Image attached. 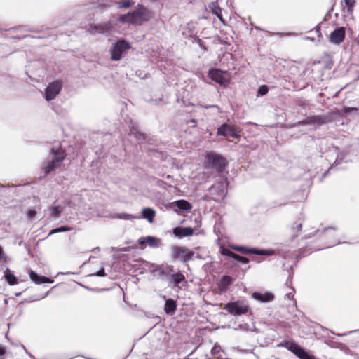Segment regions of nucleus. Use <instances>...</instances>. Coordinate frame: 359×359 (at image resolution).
<instances>
[{"mask_svg": "<svg viewBox=\"0 0 359 359\" xmlns=\"http://www.w3.org/2000/svg\"><path fill=\"white\" fill-rule=\"evenodd\" d=\"M344 1L346 7L347 8V13L348 14H352V13L353 11V7L355 6V0H344Z\"/></svg>", "mask_w": 359, "mask_h": 359, "instance_id": "nucleus-34", "label": "nucleus"}, {"mask_svg": "<svg viewBox=\"0 0 359 359\" xmlns=\"http://www.w3.org/2000/svg\"><path fill=\"white\" fill-rule=\"evenodd\" d=\"M65 154L60 149L53 148L49 158L42 164V170L46 175L59 168L64 161Z\"/></svg>", "mask_w": 359, "mask_h": 359, "instance_id": "nucleus-2", "label": "nucleus"}, {"mask_svg": "<svg viewBox=\"0 0 359 359\" xmlns=\"http://www.w3.org/2000/svg\"><path fill=\"white\" fill-rule=\"evenodd\" d=\"M139 245L142 247L145 244H147L152 248H156L161 245V240L157 237L152 236H147L145 237H141L137 241Z\"/></svg>", "mask_w": 359, "mask_h": 359, "instance_id": "nucleus-12", "label": "nucleus"}, {"mask_svg": "<svg viewBox=\"0 0 359 359\" xmlns=\"http://www.w3.org/2000/svg\"><path fill=\"white\" fill-rule=\"evenodd\" d=\"M86 8H83V11H88L89 9H91V8H98V9H101L102 7L103 6H106V7H111V6H108L105 4H100V3H95V2H93V3H90L88 6H85Z\"/></svg>", "mask_w": 359, "mask_h": 359, "instance_id": "nucleus-32", "label": "nucleus"}, {"mask_svg": "<svg viewBox=\"0 0 359 359\" xmlns=\"http://www.w3.org/2000/svg\"><path fill=\"white\" fill-rule=\"evenodd\" d=\"M277 35H279L280 36H291L292 35V33H286V34H282V33H276Z\"/></svg>", "mask_w": 359, "mask_h": 359, "instance_id": "nucleus-51", "label": "nucleus"}, {"mask_svg": "<svg viewBox=\"0 0 359 359\" xmlns=\"http://www.w3.org/2000/svg\"><path fill=\"white\" fill-rule=\"evenodd\" d=\"M255 28L257 29V30H262V29L258 26H255Z\"/></svg>", "mask_w": 359, "mask_h": 359, "instance_id": "nucleus-55", "label": "nucleus"}, {"mask_svg": "<svg viewBox=\"0 0 359 359\" xmlns=\"http://www.w3.org/2000/svg\"><path fill=\"white\" fill-rule=\"evenodd\" d=\"M162 298L165 300L164 306V311L167 315H173L177 309V302L173 299H165V296H162Z\"/></svg>", "mask_w": 359, "mask_h": 359, "instance_id": "nucleus-18", "label": "nucleus"}, {"mask_svg": "<svg viewBox=\"0 0 359 359\" xmlns=\"http://www.w3.org/2000/svg\"><path fill=\"white\" fill-rule=\"evenodd\" d=\"M156 271L161 276L162 280H168L171 275L168 273V268H165L163 265H158Z\"/></svg>", "mask_w": 359, "mask_h": 359, "instance_id": "nucleus-28", "label": "nucleus"}, {"mask_svg": "<svg viewBox=\"0 0 359 359\" xmlns=\"http://www.w3.org/2000/svg\"><path fill=\"white\" fill-rule=\"evenodd\" d=\"M43 278V283H53L54 282L53 279L49 278L46 276H44Z\"/></svg>", "mask_w": 359, "mask_h": 359, "instance_id": "nucleus-47", "label": "nucleus"}, {"mask_svg": "<svg viewBox=\"0 0 359 359\" xmlns=\"http://www.w3.org/2000/svg\"><path fill=\"white\" fill-rule=\"evenodd\" d=\"M221 254L222 255L229 257L232 259L233 258L234 255H236V253H234L233 252H232L231 250H230L229 249L226 248H222L221 249Z\"/></svg>", "mask_w": 359, "mask_h": 359, "instance_id": "nucleus-41", "label": "nucleus"}, {"mask_svg": "<svg viewBox=\"0 0 359 359\" xmlns=\"http://www.w3.org/2000/svg\"><path fill=\"white\" fill-rule=\"evenodd\" d=\"M29 277L32 282H34L36 284H41L43 283V276L39 275L37 273L34 272V271H31L29 272Z\"/></svg>", "mask_w": 359, "mask_h": 359, "instance_id": "nucleus-30", "label": "nucleus"}, {"mask_svg": "<svg viewBox=\"0 0 359 359\" xmlns=\"http://www.w3.org/2000/svg\"><path fill=\"white\" fill-rule=\"evenodd\" d=\"M252 297L260 303H269L273 302L275 299L274 294L270 291L264 292H254L252 294Z\"/></svg>", "mask_w": 359, "mask_h": 359, "instance_id": "nucleus-13", "label": "nucleus"}, {"mask_svg": "<svg viewBox=\"0 0 359 359\" xmlns=\"http://www.w3.org/2000/svg\"><path fill=\"white\" fill-rule=\"evenodd\" d=\"M4 259H6V255L4 252L3 248L0 245V262Z\"/></svg>", "mask_w": 359, "mask_h": 359, "instance_id": "nucleus-46", "label": "nucleus"}, {"mask_svg": "<svg viewBox=\"0 0 359 359\" xmlns=\"http://www.w3.org/2000/svg\"><path fill=\"white\" fill-rule=\"evenodd\" d=\"M190 123H196V121L195 119H191Z\"/></svg>", "mask_w": 359, "mask_h": 359, "instance_id": "nucleus-58", "label": "nucleus"}, {"mask_svg": "<svg viewBox=\"0 0 359 359\" xmlns=\"http://www.w3.org/2000/svg\"><path fill=\"white\" fill-rule=\"evenodd\" d=\"M226 180L224 182H219L215 184H213L210 188V189L217 191V194L219 196L224 197L226 194Z\"/></svg>", "mask_w": 359, "mask_h": 359, "instance_id": "nucleus-23", "label": "nucleus"}, {"mask_svg": "<svg viewBox=\"0 0 359 359\" xmlns=\"http://www.w3.org/2000/svg\"><path fill=\"white\" fill-rule=\"evenodd\" d=\"M72 230V227L67 226H61L60 227L55 228L50 231L48 236L53 235L57 233H61L65 231H69Z\"/></svg>", "mask_w": 359, "mask_h": 359, "instance_id": "nucleus-33", "label": "nucleus"}, {"mask_svg": "<svg viewBox=\"0 0 359 359\" xmlns=\"http://www.w3.org/2000/svg\"><path fill=\"white\" fill-rule=\"evenodd\" d=\"M151 181L154 184H155L156 186H158L160 188L166 189L168 187V184L165 182H164L160 179H158L156 177H152Z\"/></svg>", "mask_w": 359, "mask_h": 359, "instance_id": "nucleus-35", "label": "nucleus"}, {"mask_svg": "<svg viewBox=\"0 0 359 359\" xmlns=\"http://www.w3.org/2000/svg\"><path fill=\"white\" fill-rule=\"evenodd\" d=\"M8 187V185L4 186V185H1V184H0V192L2 191V189H3L4 187Z\"/></svg>", "mask_w": 359, "mask_h": 359, "instance_id": "nucleus-54", "label": "nucleus"}, {"mask_svg": "<svg viewBox=\"0 0 359 359\" xmlns=\"http://www.w3.org/2000/svg\"><path fill=\"white\" fill-rule=\"evenodd\" d=\"M6 351L4 347L0 346V356H3L6 354Z\"/></svg>", "mask_w": 359, "mask_h": 359, "instance_id": "nucleus-48", "label": "nucleus"}, {"mask_svg": "<svg viewBox=\"0 0 359 359\" xmlns=\"http://www.w3.org/2000/svg\"><path fill=\"white\" fill-rule=\"evenodd\" d=\"M316 123L319 126L323 125L325 123V118L318 115L310 116L302 121H298L297 125L300 126L311 125Z\"/></svg>", "mask_w": 359, "mask_h": 359, "instance_id": "nucleus-15", "label": "nucleus"}, {"mask_svg": "<svg viewBox=\"0 0 359 359\" xmlns=\"http://www.w3.org/2000/svg\"><path fill=\"white\" fill-rule=\"evenodd\" d=\"M48 293H47L46 294H45L44 296L41 297L40 299H44L47 295H48Z\"/></svg>", "mask_w": 359, "mask_h": 359, "instance_id": "nucleus-60", "label": "nucleus"}, {"mask_svg": "<svg viewBox=\"0 0 359 359\" xmlns=\"http://www.w3.org/2000/svg\"><path fill=\"white\" fill-rule=\"evenodd\" d=\"M277 346L287 348L299 359H316L314 356L310 355L304 348L293 340H284L278 344Z\"/></svg>", "mask_w": 359, "mask_h": 359, "instance_id": "nucleus-4", "label": "nucleus"}, {"mask_svg": "<svg viewBox=\"0 0 359 359\" xmlns=\"http://www.w3.org/2000/svg\"><path fill=\"white\" fill-rule=\"evenodd\" d=\"M231 248L245 255H257L263 256H271L274 254L272 250L258 249L256 248H248L244 245H232Z\"/></svg>", "mask_w": 359, "mask_h": 359, "instance_id": "nucleus-7", "label": "nucleus"}, {"mask_svg": "<svg viewBox=\"0 0 359 359\" xmlns=\"http://www.w3.org/2000/svg\"><path fill=\"white\" fill-rule=\"evenodd\" d=\"M209 11L215 16H217L221 22H223L221 8L218 6L217 1H212L208 4Z\"/></svg>", "mask_w": 359, "mask_h": 359, "instance_id": "nucleus-25", "label": "nucleus"}, {"mask_svg": "<svg viewBox=\"0 0 359 359\" xmlns=\"http://www.w3.org/2000/svg\"><path fill=\"white\" fill-rule=\"evenodd\" d=\"M172 205L178 210L189 212L192 208V205L187 200L180 199L172 203Z\"/></svg>", "mask_w": 359, "mask_h": 359, "instance_id": "nucleus-21", "label": "nucleus"}, {"mask_svg": "<svg viewBox=\"0 0 359 359\" xmlns=\"http://www.w3.org/2000/svg\"><path fill=\"white\" fill-rule=\"evenodd\" d=\"M4 278L10 285H17L18 283L17 277L14 275L13 272L8 268H6L4 272Z\"/></svg>", "mask_w": 359, "mask_h": 359, "instance_id": "nucleus-27", "label": "nucleus"}, {"mask_svg": "<svg viewBox=\"0 0 359 359\" xmlns=\"http://www.w3.org/2000/svg\"><path fill=\"white\" fill-rule=\"evenodd\" d=\"M113 218H118L123 220H131L136 219V216L128 213H117L113 216Z\"/></svg>", "mask_w": 359, "mask_h": 359, "instance_id": "nucleus-31", "label": "nucleus"}, {"mask_svg": "<svg viewBox=\"0 0 359 359\" xmlns=\"http://www.w3.org/2000/svg\"><path fill=\"white\" fill-rule=\"evenodd\" d=\"M196 252L194 250H189L185 247V251L184 254V259H182L183 263H187L190 260L194 259Z\"/></svg>", "mask_w": 359, "mask_h": 359, "instance_id": "nucleus-29", "label": "nucleus"}, {"mask_svg": "<svg viewBox=\"0 0 359 359\" xmlns=\"http://www.w3.org/2000/svg\"><path fill=\"white\" fill-rule=\"evenodd\" d=\"M205 109H210V108H216L217 110H219V107L217 105H204L203 106Z\"/></svg>", "mask_w": 359, "mask_h": 359, "instance_id": "nucleus-49", "label": "nucleus"}, {"mask_svg": "<svg viewBox=\"0 0 359 359\" xmlns=\"http://www.w3.org/2000/svg\"><path fill=\"white\" fill-rule=\"evenodd\" d=\"M302 227V222H295L292 224V226L291 229H292V231H297L298 232V231H301Z\"/></svg>", "mask_w": 359, "mask_h": 359, "instance_id": "nucleus-43", "label": "nucleus"}, {"mask_svg": "<svg viewBox=\"0 0 359 359\" xmlns=\"http://www.w3.org/2000/svg\"><path fill=\"white\" fill-rule=\"evenodd\" d=\"M21 294V293H16L15 295L16 296H20Z\"/></svg>", "mask_w": 359, "mask_h": 359, "instance_id": "nucleus-63", "label": "nucleus"}, {"mask_svg": "<svg viewBox=\"0 0 359 359\" xmlns=\"http://www.w3.org/2000/svg\"><path fill=\"white\" fill-rule=\"evenodd\" d=\"M112 29V24L110 20L98 23L91 24L89 26L88 32L92 34H104L110 32Z\"/></svg>", "mask_w": 359, "mask_h": 359, "instance_id": "nucleus-8", "label": "nucleus"}, {"mask_svg": "<svg viewBox=\"0 0 359 359\" xmlns=\"http://www.w3.org/2000/svg\"><path fill=\"white\" fill-rule=\"evenodd\" d=\"M29 357L32 358V359H36L34 355H32L31 353H28Z\"/></svg>", "mask_w": 359, "mask_h": 359, "instance_id": "nucleus-56", "label": "nucleus"}, {"mask_svg": "<svg viewBox=\"0 0 359 359\" xmlns=\"http://www.w3.org/2000/svg\"><path fill=\"white\" fill-rule=\"evenodd\" d=\"M156 215L155 210L151 208H144L142 210V214L140 216H136V219H145L150 224L154 221V217Z\"/></svg>", "mask_w": 359, "mask_h": 359, "instance_id": "nucleus-19", "label": "nucleus"}, {"mask_svg": "<svg viewBox=\"0 0 359 359\" xmlns=\"http://www.w3.org/2000/svg\"><path fill=\"white\" fill-rule=\"evenodd\" d=\"M205 163L206 168L214 169L218 172H223L228 165L225 157L214 151L207 153Z\"/></svg>", "mask_w": 359, "mask_h": 359, "instance_id": "nucleus-3", "label": "nucleus"}, {"mask_svg": "<svg viewBox=\"0 0 359 359\" xmlns=\"http://www.w3.org/2000/svg\"><path fill=\"white\" fill-rule=\"evenodd\" d=\"M346 156V154L344 153H339L337 155L336 159L334 162V163L331 165L330 169L323 174V176H325L326 174L330 170L334 169V168L338 167L339 165H341L343 163H347V161L345 160Z\"/></svg>", "mask_w": 359, "mask_h": 359, "instance_id": "nucleus-26", "label": "nucleus"}, {"mask_svg": "<svg viewBox=\"0 0 359 359\" xmlns=\"http://www.w3.org/2000/svg\"><path fill=\"white\" fill-rule=\"evenodd\" d=\"M36 214V212L35 210H29L28 212V217L30 219H33Z\"/></svg>", "mask_w": 359, "mask_h": 359, "instance_id": "nucleus-45", "label": "nucleus"}, {"mask_svg": "<svg viewBox=\"0 0 359 359\" xmlns=\"http://www.w3.org/2000/svg\"><path fill=\"white\" fill-rule=\"evenodd\" d=\"M170 278V280H169L168 284L170 285L174 284V287H178L179 289H180V287L178 285L185 280L184 275L180 271L172 273Z\"/></svg>", "mask_w": 359, "mask_h": 359, "instance_id": "nucleus-22", "label": "nucleus"}, {"mask_svg": "<svg viewBox=\"0 0 359 359\" xmlns=\"http://www.w3.org/2000/svg\"><path fill=\"white\" fill-rule=\"evenodd\" d=\"M332 8H331V9H330L328 11V12L327 13V14L325 16V18H324L325 20H326L327 19V18L330 15V12L332 11Z\"/></svg>", "mask_w": 359, "mask_h": 359, "instance_id": "nucleus-52", "label": "nucleus"}, {"mask_svg": "<svg viewBox=\"0 0 359 359\" xmlns=\"http://www.w3.org/2000/svg\"><path fill=\"white\" fill-rule=\"evenodd\" d=\"M233 278L227 275H224L222 277L220 283L218 285V292L219 294H223L226 292L229 287L232 284Z\"/></svg>", "mask_w": 359, "mask_h": 359, "instance_id": "nucleus-16", "label": "nucleus"}, {"mask_svg": "<svg viewBox=\"0 0 359 359\" xmlns=\"http://www.w3.org/2000/svg\"><path fill=\"white\" fill-rule=\"evenodd\" d=\"M297 234H293L292 235V239H294L295 237H297Z\"/></svg>", "mask_w": 359, "mask_h": 359, "instance_id": "nucleus-61", "label": "nucleus"}, {"mask_svg": "<svg viewBox=\"0 0 359 359\" xmlns=\"http://www.w3.org/2000/svg\"><path fill=\"white\" fill-rule=\"evenodd\" d=\"M106 276H107V274L105 273L104 268H101L96 273H92L90 275V276H98V277H104Z\"/></svg>", "mask_w": 359, "mask_h": 359, "instance_id": "nucleus-42", "label": "nucleus"}, {"mask_svg": "<svg viewBox=\"0 0 359 359\" xmlns=\"http://www.w3.org/2000/svg\"><path fill=\"white\" fill-rule=\"evenodd\" d=\"M269 92V87L266 86V85H262L260 86L258 89H257V97H259V96H264L265 95H266Z\"/></svg>", "mask_w": 359, "mask_h": 359, "instance_id": "nucleus-37", "label": "nucleus"}, {"mask_svg": "<svg viewBox=\"0 0 359 359\" xmlns=\"http://www.w3.org/2000/svg\"><path fill=\"white\" fill-rule=\"evenodd\" d=\"M29 357L32 358V359H36L34 355H32L31 353H28Z\"/></svg>", "mask_w": 359, "mask_h": 359, "instance_id": "nucleus-57", "label": "nucleus"}, {"mask_svg": "<svg viewBox=\"0 0 359 359\" xmlns=\"http://www.w3.org/2000/svg\"><path fill=\"white\" fill-rule=\"evenodd\" d=\"M62 89V83L57 81L50 83L45 89L44 97L47 101H50L55 98Z\"/></svg>", "mask_w": 359, "mask_h": 359, "instance_id": "nucleus-9", "label": "nucleus"}, {"mask_svg": "<svg viewBox=\"0 0 359 359\" xmlns=\"http://www.w3.org/2000/svg\"><path fill=\"white\" fill-rule=\"evenodd\" d=\"M344 38L345 29L343 27L335 29L330 35V42L336 45L340 44Z\"/></svg>", "mask_w": 359, "mask_h": 359, "instance_id": "nucleus-14", "label": "nucleus"}, {"mask_svg": "<svg viewBox=\"0 0 359 359\" xmlns=\"http://www.w3.org/2000/svg\"><path fill=\"white\" fill-rule=\"evenodd\" d=\"M224 309L231 315L241 316L248 312L249 305L245 300H236L226 304Z\"/></svg>", "mask_w": 359, "mask_h": 359, "instance_id": "nucleus-6", "label": "nucleus"}, {"mask_svg": "<svg viewBox=\"0 0 359 359\" xmlns=\"http://www.w3.org/2000/svg\"><path fill=\"white\" fill-rule=\"evenodd\" d=\"M343 111L345 114H350L353 111H357L358 109L355 107H345Z\"/></svg>", "mask_w": 359, "mask_h": 359, "instance_id": "nucleus-44", "label": "nucleus"}, {"mask_svg": "<svg viewBox=\"0 0 359 359\" xmlns=\"http://www.w3.org/2000/svg\"><path fill=\"white\" fill-rule=\"evenodd\" d=\"M166 178L170 180V179H172V177L171 175H168L166 176Z\"/></svg>", "mask_w": 359, "mask_h": 359, "instance_id": "nucleus-59", "label": "nucleus"}, {"mask_svg": "<svg viewBox=\"0 0 359 359\" xmlns=\"http://www.w3.org/2000/svg\"><path fill=\"white\" fill-rule=\"evenodd\" d=\"M293 296L294 294H292V292H289L285 295V297L289 299H293Z\"/></svg>", "mask_w": 359, "mask_h": 359, "instance_id": "nucleus-50", "label": "nucleus"}, {"mask_svg": "<svg viewBox=\"0 0 359 359\" xmlns=\"http://www.w3.org/2000/svg\"><path fill=\"white\" fill-rule=\"evenodd\" d=\"M330 229L335 230L336 229L334 227H333V226H328V227L324 228L323 230L317 229L312 235L311 234H308V235L305 236V238H309L311 236L320 235V233H325L326 231H327Z\"/></svg>", "mask_w": 359, "mask_h": 359, "instance_id": "nucleus-36", "label": "nucleus"}, {"mask_svg": "<svg viewBox=\"0 0 359 359\" xmlns=\"http://www.w3.org/2000/svg\"><path fill=\"white\" fill-rule=\"evenodd\" d=\"M153 16L152 12L142 4H138L133 12L121 15L118 20L121 23H128L135 26H140L149 21Z\"/></svg>", "mask_w": 359, "mask_h": 359, "instance_id": "nucleus-1", "label": "nucleus"}, {"mask_svg": "<svg viewBox=\"0 0 359 359\" xmlns=\"http://www.w3.org/2000/svg\"><path fill=\"white\" fill-rule=\"evenodd\" d=\"M217 135L225 137L238 138L240 137L236 127L227 123H223L217 128Z\"/></svg>", "mask_w": 359, "mask_h": 359, "instance_id": "nucleus-10", "label": "nucleus"}, {"mask_svg": "<svg viewBox=\"0 0 359 359\" xmlns=\"http://www.w3.org/2000/svg\"><path fill=\"white\" fill-rule=\"evenodd\" d=\"M165 268H168V273L173 271V266H168Z\"/></svg>", "mask_w": 359, "mask_h": 359, "instance_id": "nucleus-53", "label": "nucleus"}, {"mask_svg": "<svg viewBox=\"0 0 359 359\" xmlns=\"http://www.w3.org/2000/svg\"><path fill=\"white\" fill-rule=\"evenodd\" d=\"M233 259L241 264H245L249 263V262H250V260L248 257H244V256H241L238 254H236Z\"/></svg>", "mask_w": 359, "mask_h": 359, "instance_id": "nucleus-40", "label": "nucleus"}, {"mask_svg": "<svg viewBox=\"0 0 359 359\" xmlns=\"http://www.w3.org/2000/svg\"><path fill=\"white\" fill-rule=\"evenodd\" d=\"M149 1H151V2H156V1H158V0H149Z\"/></svg>", "mask_w": 359, "mask_h": 359, "instance_id": "nucleus-62", "label": "nucleus"}, {"mask_svg": "<svg viewBox=\"0 0 359 359\" xmlns=\"http://www.w3.org/2000/svg\"><path fill=\"white\" fill-rule=\"evenodd\" d=\"M62 209L60 206H54L50 208V215L54 217H59Z\"/></svg>", "mask_w": 359, "mask_h": 359, "instance_id": "nucleus-38", "label": "nucleus"}, {"mask_svg": "<svg viewBox=\"0 0 359 359\" xmlns=\"http://www.w3.org/2000/svg\"><path fill=\"white\" fill-rule=\"evenodd\" d=\"M130 135L137 139L140 144H142L143 142L151 144V139L147 135H146L144 133L136 130L135 129L131 130Z\"/></svg>", "mask_w": 359, "mask_h": 359, "instance_id": "nucleus-20", "label": "nucleus"}, {"mask_svg": "<svg viewBox=\"0 0 359 359\" xmlns=\"http://www.w3.org/2000/svg\"><path fill=\"white\" fill-rule=\"evenodd\" d=\"M131 48L130 43L125 39H118L111 46L109 50L111 60L119 61L122 59L123 54Z\"/></svg>", "mask_w": 359, "mask_h": 359, "instance_id": "nucleus-5", "label": "nucleus"}, {"mask_svg": "<svg viewBox=\"0 0 359 359\" xmlns=\"http://www.w3.org/2000/svg\"><path fill=\"white\" fill-rule=\"evenodd\" d=\"M224 72L218 69H212L208 72L209 77L219 85H226L228 83L226 78L224 76Z\"/></svg>", "mask_w": 359, "mask_h": 359, "instance_id": "nucleus-11", "label": "nucleus"}, {"mask_svg": "<svg viewBox=\"0 0 359 359\" xmlns=\"http://www.w3.org/2000/svg\"><path fill=\"white\" fill-rule=\"evenodd\" d=\"M185 251V247L174 245L171 248V255L172 259L174 260L180 258L184 259V254Z\"/></svg>", "mask_w": 359, "mask_h": 359, "instance_id": "nucleus-24", "label": "nucleus"}, {"mask_svg": "<svg viewBox=\"0 0 359 359\" xmlns=\"http://www.w3.org/2000/svg\"><path fill=\"white\" fill-rule=\"evenodd\" d=\"M172 232L176 237L182 238L183 237L192 236L194 234V229L189 226H177L173 229Z\"/></svg>", "mask_w": 359, "mask_h": 359, "instance_id": "nucleus-17", "label": "nucleus"}, {"mask_svg": "<svg viewBox=\"0 0 359 359\" xmlns=\"http://www.w3.org/2000/svg\"><path fill=\"white\" fill-rule=\"evenodd\" d=\"M133 1L131 0H123L118 2V8H128L132 6Z\"/></svg>", "mask_w": 359, "mask_h": 359, "instance_id": "nucleus-39", "label": "nucleus"}]
</instances>
